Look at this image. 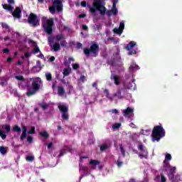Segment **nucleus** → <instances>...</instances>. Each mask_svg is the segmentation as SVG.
<instances>
[{"instance_id":"21","label":"nucleus","mask_w":182,"mask_h":182,"mask_svg":"<svg viewBox=\"0 0 182 182\" xmlns=\"http://www.w3.org/2000/svg\"><path fill=\"white\" fill-rule=\"evenodd\" d=\"M3 9H5L6 11H8L9 12H12L14 11V6H9L8 4H2Z\"/></svg>"},{"instance_id":"40","label":"nucleus","mask_w":182,"mask_h":182,"mask_svg":"<svg viewBox=\"0 0 182 182\" xmlns=\"http://www.w3.org/2000/svg\"><path fill=\"white\" fill-rule=\"evenodd\" d=\"M119 149L121 150V153H122L123 157H126V153H125L124 149L123 148V146L120 145Z\"/></svg>"},{"instance_id":"38","label":"nucleus","mask_w":182,"mask_h":182,"mask_svg":"<svg viewBox=\"0 0 182 182\" xmlns=\"http://www.w3.org/2000/svg\"><path fill=\"white\" fill-rule=\"evenodd\" d=\"M67 150L66 149H61L60 151V154L58 155V157H62V156H65L66 154Z\"/></svg>"},{"instance_id":"39","label":"nucleus","mask_w":182,"mask_h":182,"mask_svg":"<svg viewBox=\"0 0 182 182\" xmlns=\"http://www.w3.org/2000/svg\"><path fill=\"white\" fill-rule=\"evenodd\" d=\"M16 79H17V80H21V82H25V77H23V76L22 75H16Z\"/></svg>"},{"instance_id":"47","label":"nucleus","mask_w":182,"mask_h":182,"mask_svg":"<svg viewBox=\"0 0 182 182\" xmlns=\"http://www.w3.org/2000/svg\"><path fill=\"white\" fill-rule=\"evenodd\" d=\"M55 39L57 40V41H60L61 39H63V34H59V35H57L56 36H55Z\"/></svg>"},{"instance_id":"29","label":"nucleus","mask_w":182,"mask_h":182,"mask_svg":"<svg viewBox=\"0 0 182 182\" xmlns=\"http://www.w3.org/2000/svg\"><path fill=\"white\" fill-rule=\"evenodd\" d=\"M107 149H109V145L103 144L100 146V151H105V150H107Z\"/></svg>"},{"instance_id":"41","label":"nucleus","mask_w":182,"mask_h":182,"mask_svg":"<svg viewBox=\"0 0 182 182\" xmlns=\"http://www.w3.org/2000/svg\"><path fill=\"white\" fill-rule=\"evenodd\" d=\"M46 80H47L48 82H50V80H52V74H50V73H46Z\"/></svg>"},{"instance_id":"22","label":"nucleus","mask_w":182,"mask_h":182,"mask_svg":"<svg viewBox=\"0 0 182 182\" xmlns=\"http://www.w3.org/2000/svg\"><path fill=\"white\" fill-rule=\"evenodd\" d=\"M39 135L41 136V137H43L46 140L49 139V134L46 131L39 132Z\"/></svg>"},{"instance_id":"31","label":"nucleus","mask_w":182,"mask_h":182,"mask_svg":"<svg viewBox=\"0 0 182 182\" xmlns=\"http://www.w3.org/2000/svg\"><path fill=\"white\" fill-rule=\"evenodd\" d=\"M3 129H5L6 133H9L11 132V125L5 124L2 126Z\"/></svg>"},{"instance_id":"59","label":"nucleus","mask_w":182,"mask_h":182,"mask_svg":"<svg viewBox=\"0 0 182 182\" xmlns=\"http://www.w3.org/2000/svg\"><path fill=\"white\" fill-rule=\"evenodd\" d=\"M82 43H77V49H82Z\"/></svg>"},{"instance_id":"20","label":"nucleus","mask_w":182,"mask_h":182,"mask_svg":"<svg viewBox=\"0 0 182 182\" xmlns=\"http://www.w3.org/2000/svg\"><path fill=\"white\" fill-rule=\"evenodd\" d=\"M134 46H136V43L134 41H131L125 48L127 50H130V49H133Z\"/></svg>"},{"instance_id":"27","label":"nucleus","mask_w":182,"mask_h":182,"mask_svg":"<svg viewBox=\"0 0 182 182\" xmlns=\"http://www.w3.org/2000/svg\"><path fill=\"white\" fill-rule=\"evenodd\" d=\"M71 62H75V58H73V57H70L68 58V60L64 61V65H68V66H70Z\"/></svg>"},{"instance_id":"35","label":"nucleus","mask_w":182,"mask_h":182,"mask_svg":"<svg viewBox=\"0 0 182 182\" xmlns=\"http://www.w3.org/2000/svg\"><path fill=\"white\" fill-rule=\"evenodd\" d=\"M0 137H1L2 140H5V139H6V134H5V132H4L2 129H0Z\"/></svg>"},{"instance_id":"42","label":"nucleus","mask_w":182,"mask_h":182,"mask_svg":"<svg viewBox=\"0 0 182 182\" xmlns=\"http://www.w3.org/2000/svg\"><path fill=\"white\" fill-rule=\"evenodd\" d=\"M171 160V155L170 154H166L165 156L166 161H170Z\"/></svg>"},{"instance_id":"62","label":"nucleus","mask_w":182,"mask_h":182,"mask_svg":"<svg viewBox=\"0 0 182 182\" xmlns=\"http://www.w3.org/2000/svg\"><path fill=\"white\" fill-rule=\"evenodd\" d=\"M78 17H79L80 18H85V17H86V14H80V15L78 16Z\"/></svg>"},{"instance_id":"32","label":"nucleus","mask_w":182,"mask_h":182,"mask_svg":"<svg viewBox=\"0 0 182 182\" xmlns=\"http://www.w3.org/2000/svg\"><path fill=\"white\" fill-rule=\"evenodd\" d=\"M114 33H117V35H120L122 33V31L120 28H114L113 30Z\"/></svg>"},{"instance_id":"36","label":"nucleus","mask_w":182,"mask_h":182,"mask_svg":"<svg viewBox=\"0 0 182 182\" xmlns=\"http://www.w3.org/2000/svg\"><path fill=\"white\" fill-rule=\"evenodd\" d=\"M60 46H63V48H66L68 46V42H66V40L60 41Z\"/></svg>"},{"instance_id":"5","label":"nucleus","mask_w":182,"mask_h":182,"mask_svg":"<svg viewBox=\"0 0 182 182\" xmlns=\"http://www.w3.org/2000/svg\"><path fill=\"white\" fill-rule=\"evenodd\" d=\"M27 22L28 25L33 26V28H36L41 25V21L39 17L34 13H31L27 18Z\"/></svg>"},{"instance_id":"2","label":"nucleus","mask_w":182,"mask_h":182,"mask_svg":"<svg viewBox=\"0 0 182 182\" xmlns=\"http://www.w3.org/2000/svg\"><path fill=\"white\" fill-rule=\"evenodd\" d=\"M97 11L102 16L106 15L107 9L103 6V1L102 0H94L92 2V7L90 6V12L91 14H96Z\"/></svg>"},{"instance_id":"17","label":"nucleus","mask_w":182,"mask_h":182,"mask_svg":"<svg viewBox=\"0 0 182 182\" xmlns=\"http://www.w3.org/2000/svg\"><path fill=\"white\" fill-rule=\"evenodd\" d=\"M58 96H64L65 95V88L63 86L58 87Z\"/></svg>"},{"instance_id":"49","label":"nucleus","mask_w":182,"mask_h":182,"mask_svg":"<svg viewBox=\"0 0 182 182\" xmlns=\"http://www.w3.org/2000/svg\"><path fill=\"white\" fill-rule=\"evenodd\" d=\"M121 127H122V124L117 123L113 125V129H120Z\"/></svg>"},{"instance_id":"9","label":"nucleus","mask_w":182,"mask_h":182,"mask_svg":"<svg viewBox=\"0 0 182 182\" xmlns=\"http://www.w3.org/2000/svg\"><path fill=\"white\" fill-rule=\"evenodd\" d=\"M53 6H55L58 12H62L63 11V5L62 4V1L60 0H54Z\"/></svg>"},{"instance_id":"50","label":"nucleus","mask_w":182,"mask_h":182,"mask_svg":"<svg viewBox=\"0 0 182 182\" xmlns=\"http://www.w3.org/2000/svg\"><path fill=\"white\" fill-rule=\"evenodd\" d=\"M136 53H137V50H131L129 52V55H136Z\"/></svg>"},{"instance_id":"14","label":"nucleus","mask_w":182,"mask_h":182,"mask_svg":"<svg viewBox=\"0 0 182 182\" xmlns=\"http://www.w3.org/2000/svg\"><path fill=\"white\" fill-rule=\"evenodd\" d=\"M26 133H28V128L26 127V126H23V132L20 136L21 141H23V140H25V139H26Z\"/></svg>"},{"instance_id":"52","label":"nucleus","mask_w":182,"mask_h":182,"mask_svg":"<svg viewBox=\"0 0 182 182\" xmlns=\"http://www.w3.org/2000/svg\"><path fill=\"white\" fill-rule=\"evenodd\" d=\"M117 167H122V166H123V162L120 161L119 160L117 161Z\"/></svg>"},{"instance_id":"57","label":"nucleus","mask_w":182,"mask_h":182,"mask_svg":"<svg viewBox=\"0 0 182 182\" xmlns=\"http://www.w3.org/2000/svg\"><path fill=\"white\" fill-rule=\"evenodd\" d=\"M85 75H81L80 77V78H79V80L80 81V82H85Z\"/></svg>"},{"instance_id":"26","label":"nucleus","mask_w":182,"mask_h":182,"mask_svg":"<svg viewBox=\"0 0 182 182\" xmlns=\"http://www.w3.org/2000/svg\"><path fill=\"white\" fill-rule=\"evenodd\" d=\"M139 69H140V67L136 64H132L129 67V70H139Z\"/></svg>"},{"instance_id":"63","label":"nucleus","mask_w":182,"mask_h":182,"mask_svg":"<svg viewBox=\"0 0 182 182\" xmlns=\"http://www.w3.org/2000/svg\"><path fill=\"white\" fill-rule=\"evenodd\" d=\"M119 2V0H113L112 6L116 7V4Z\"/></svg>"},{"instance_id":"54","label":"nucleus","mask_w":182,"mask_h":182,"mask_svg":"<svg viewBox=\"0 0 182 182\" xmlns=\"http://www.w3.org/2000/svg\"><path fill=\"white\" fill-rule=\"evenodd\" d=\"M168 166H170V164L167 162V161H164V167L166 168L168 167Z\"/></svg>"},{"instance_id":"33","label":"nucleus","mask_w":182,"mask_h":182,"mask_svg":"<svg viewBox=\"0 0 182 182\" xmlns=\"http://www.w3.org/2000/svg\"><path fill=\"white\" fill-rule=\"evenodd\" d=\"M48 9H49L50 14H55V12H56V6H50L48 8Z\"/></svg>"},{"instance_id":"53","label":"nucleus","mask_w":182,"mask_h":182,"mask_svg":"<svg viewBox=\"0 0 182 182\" xmlns=\"http://www.w3.org/2000/svg\"><path fill=\"white\" fill-rule=\"evenodd\" d=\"M119 29H121L123 31V29H124V23H119Z\"/></svg>"},{"instance_id":"55","label":"nucleus","mask_w":182,"mask_h":182,"mask_svg":"<svg viewBox=\"0 0 182 182\" xmlns=\"http://www.w3.org/2000/svg\"><path fill=\"white\" fill-rule=\"evenodd\" d=\"M81 6H82V8H86V6H87V3H86V1H82Z\"/></svg>"},{"instance_id":"10","label":"nucleus","mask_w":182,"mask_h":182,"mask_svg":"<svg viewBox=\"0 0 182 182\" xmlns=\"http://www.w3.org/2000/svg\"><path fill=\"white\" fill-rule=\"evenodd\" d=\"M28 43H31V46L34 48L33 49L34 55H36V53H41V49H39V47L38 46V44L36 43V42H35L32 39H29Z\"/></svg>"},{"instance_id":"24","label":"nucleus","mask_w":182,"mask_h":182,"mask_svg":"<svg viewBox=\"0 0 182 182\" xmlns=\"http://www.w3.org/2000/svg\"><path fill=\"white\" fill-rule=\"evenodd\" d=\"M3 29H5L7 32H11V27L6 23H1Z\"/></svg>"},{"instance_id":"58","label":"nucleus","mask_w":182,"mask_h":182,"mask_svg":"<svg viewBox=\"0 0 182 182\" xmlns=\"http://www.w3.org/2000/svg\"><path fill=\"white\" fill-rule=\"evenodd\" d=\"M31 53H24V56L25 58H26V59H28V58H31Z\"/></svg>"},{"instance_id":"6","label":"nucleus","mask_w":182,"mask_h":182,"mask_svg":"<svg viewBox=\"0 0 182 182\" xmlns=\"http://www.w3.org/2000/svg\"><path fill=\"white\" fill-rule=\"evenodd\" d=\"M99 45L93 43L90 46V49L87 48H84V53L85 56H89L90 53H93V55H97L99 53Z\"/></svg>"},{"instance_id":"11","label":"nucleus","mask_w":182,"mask_h":182,"mask_svg":"<svg viewBox=\"0 0 182 182\" xmlns=\"http://www.w3.org/2000/svg\"><path fill=\"white\" fill-rule=\"evenodd\" d=\"M174 174H176V167H171L168 173V180L174 182Z\"/></svg>"},{"instance_id":"56","label":"nucleus","mask_w":182,"mask_h":182,"mask_svg":"<svg viewBox=\"0 0 182 182\" xmlns=\"http://www.w3.org/2000/svg\"><path fill=\"white\" fill-rule=\"evenodd\" d=\"M33 140V138L32 136H28L27 137V141L28 143H32Z\"/></svg>"},{"instance_id":"60","label":"nucleus","mask_w":182,"mask_h":182,"mask_svg":"<svg viewBox=\"0 0 182 182\" xmlns=\"http://www.w3.org/2000/svg\"><path fill=\"white\" fill-rule=\"evenodd\" d=\"M12 60H14V58H12V57H9L6 60V62H8V63H11Z\"/></svg>"},{"instance_id":"7","label":"nucleus","mask_w":182,"mask_h":182,"mask_svg":"<svg viewBox=\"0 0 182 182\" xmlns=\"http://www.w3.org/2000/svg\"><path fill=\"white\" fill-rule=\"evenodd\" d=\"M58 109L61 112V117L63 120H69V107L65 105H59Z\"/></svg>"},{"instance_id":"4","label":"nucleus","mask_w":182,"mask_h":182,"mask_svg":"<svg viewBox=\"0 0 182 182\" xmlns=\"http://www.w3.org/2000/svg\"><path fill=\"white\" fill-rule=\"evenodd\" d=\"M53 25H55V22L53 18L42 21V26L48 35H52L53 33Z\"/></svg>"},{"instance_id":"46","label":"nucleus","mask_w":182,"mask_h":182,"mask_svg":"<svg viewBox=\"0 0 182 182\" xmlns=\"http://www.w3.org/2000/svg\"><path fill=\"white\" fill-rule=\"evenodd\" d=\"M35 127H32L31 130L28 131V134H35Z\"/></svg>"},{"instance_id":"43","label":"nucleus","mask_w":182,"mask_h":182,"mask_svg":"<svg viewBox=\"0 0 182 182\" xmlns=\"http://www.w3.org/2000/svg\"><path fill=\"white\" fill-rule=\"evenodd\" d=\"M72 66H73V69H74V70H76L79 69V68H80V66L77 63H73V64H72Z\"/></svg>"},{"instance_id":"23","label":"nucleus","mask_w":182,"mask_h":182,"mask_svg":"<svg viewBox=\"0 0 182 182\" xmlns=\"http://www.w3.org/2000/svg\"><path fill=\"white\" fill-rule=\"evenodd\" d=\"M70 72H72V69L64 68L63 72V77H65V76H69V75H70Z\"/></svg>"},{"instance_id":"28","label":"nucleus","mask_w":182,"mask_h":182,"mask_svg":"<svg viewBox=\"0 0 182 182\" xmlns=\"http://www.w3.org/2000/svg\"><path fill=\"white\" fill-rule=\"evenodd\" d=\"M0 153L1 154H3V156H5V154L8 153V151L6 150V148H5V146H0Z\"/></svg>"},{"instance_id":"30","label":"nucleus","mask_w":182,"mask_h":182,"mask_svg":"<svg viewBox=\"0 0 182 182\" xmlns=\"http://www.w3.org/2000/svg\"><path fill=\"white\" fill-rule=\"evenodd\" d=\"M118 11L117 9L114 6H112V9H111V14H112V15H114V16H116V15H117L118 14Z\"/></svg>"},{"instance_id":"1","label":"nucleus","mask_w":182,"mask_h":182,"mask_svg":"<svg viewBox=\"0 0 182 182\" xmlns=\"http://www.w3.org/2000/svg\"><path fill=\"white\" fill-rule=\"evenodd\" d=\"M30 80H32L31 87L29 85H26L27 92L26 96L28 97H31V96H33L36 95L38 90L41 89V84L42 83V79L41 77H33L30 78Z\"/></svg>"},{"instance_id":"64","label":"nucleus","mask_w":182,"mask_h":182,"mask_svg":"<svg viewBox=\"0 0 182 182\" xmlns=\"http://www.w3.org/2000/svg\"><path fill=\"white\" fill-rule=\"evenodd\" d=\"M82 29H83V31H87V29H88L87 26H86V25H82Z\"/></svg>"},{"instance_id":"18","label":"nucleus","mask_w":182,"mask_h":182,"mask_svg":"<svg viewBox=\"0 0 182 182\" xmlns=\"http://www.w3.org/2000/svg\"><path fill=\"white\" fill-rule=\"evenodd\" d=\"M53 50H54V52H58L59 50H60V44H59V43H55L52 46H51Z\"/></svg>"},{"instance_id":"8","label":"nucleus","mask_w":182,"mask_h":182,"mask_svg":"<svg viewBox=\"0 0 182 182\" xmlns=\"http://www.w3.org/2000/svg\"><path fill=\"white\" fill-rule=\"evenodd\" d=\"M138 150L141 151V153L138 154L139 157H140L141 159H148L149 152L147 151V149H146V147H144V145H143V144L140 143L138 144Z\"/></svg>"},{"instance_id":"16","label":"nucleus","mask_w":182,"mask_h":182,"mask_svg":"<svg viewBox=\"0 0 182 182\" xmlns=\"http://www.w3.org/2000/svg\"><path fill=\"white\" fill-rule=\"evenodd\" d=\"M111 79H112L114 80V84L117 86H119V85H120V81H119V79H120V77H119V75H112Z\"/></svg>"},{"instance_id":"51","label":"nucleus","mask_w":182,"mask_h":182,"mask_svg":"<svg viewBox=\"0 0 182 182\" xmlns=\"http://www.w3.org/2000/svg\"><path fill=\"white\" fill-rule=\"evenodd\" d=\"M57 85H58V82L57 81H55V82H53V85H52L53 90H55L56 89Z\"/></svg>"},{"instance_id":"19","label":"nucleus","mask_w":182,"mask_h":182,"mask_svg":"<svg viewBox=\"0 0 182 182\" xmlns=\"http://www.w3.org/2000/svg\"><path fill=\"white\" fill-rule=\"evenodd\" d=\"M90 164L92 166V168H96V166H99V164H100V161L91 159V161H90Z\"/></svg>"},{"instance_id":"3","label":"nucleus","mask_w":182,"mask_h":182,"mask_svg":"<svg viewBox=\"0 0 182 182\" xmlns=\"http://www.w3.org/2000/svg\"><path fill=\"white\" fill-rule=\"evenodd\" d=\"M166 136V131L162 126H155L152 130L151 137L152 141H160Z\"/></svg>"},{"instance_id":"25","label":"nucleus","mask_w":182,"mask_h":182,"mask_svg":"<svg viewBox=\"0 0 182 182\" xmlns=\"http://www.w3.org/2000/svg\"><path fill=\"white\" fill-rule=\"evenodd\" d=\"M80 171L82 173H89V168H87V166H80Z\"/></svg>"},{"instance_id":"12","label":"nucleus","mask_w":182,"mask_h":182,"mask_svg":"<svg viewBox=\"0 0 182 182\" xmlns=\"http://www.w3.org/2000/svg\"><path fill=\"white\" fill-rule=\"evenodd\" d=\"M22 9H21L20 7H16L15 10L12 12V16H14V18L20 19Z\"/></svg>"},{"instance_id":"13","label":"nucleus","mask_w":182,"mask_h":182,"mask_svg":"<svg viewBox=\"0 0 182 182\" xmlns=\"http://www.w3.org/2000/svg\"><path fill=\"white\" fill-rule=\"evenodd\" d=\"M125 90L124 88L119 89L115 94H114V97H117L118 99H124V96L122 95V93H124Z\"/></svg>"},{"instance_id":"34","label":"nucleus","mask_w":182,"mask_h":182,"mask_svg":"<svg viewBox=\"0 0 182 182\" xmlns=\"http://www.w3.org/2000/svg\"><path fill=\"white\" fill-rule=\"evenodd\" d=\"M13 130H14V132H16V133H21V127H19V126H17V125L14 127Z\"/></svg>"},{"instance_id":"15","label":"nucleus","mask_w":182,"mask_h":182,"mask_svg":"<svg viewBox=\"0 0 182 182\" xmlns=\"http://www.w3.org/2000/svg\"><path fill=\"white\" fill-rule=\"evenodd\" d=\"M133 112H134L133 109L130 108V107H128L126 109L123 111V116L126 117L129 116V114H132Z\"/></svg>"},{"instance_id":"44","label":"nucleus","mask_w":182,"mask_h":182,"mask_svg":"<svg viewBox=\"0 0 182 182\" xmlns=\"http://www.w3.org/2000/svg\"><path fill=\"white\" fill-rule=\"evenodd\" d=\"M161 182H167V178L163 173H161Z\"/></svg>"},{"instance_id":"45","label":"nucleus","mask_w":182,"mask_h":182,"mask_svg":"<svg viewBox=\"0 0 182 182\" xmlns=\"http://www.w3.org/2000/svg\"><path fill=\"white\" fill-rule=\"evenodd\" d=\"M41 107H42L43 110H46L48 107H49V105L48 104H41Z\"/></svg>"},{"instance_id":"61","label":"nucleus","mask_w":182,"mask_h":182,"mask_svg":"<svg viewBox=\"0 0 182 182\" xmlns=\"http://www.w3.org/2000/svg\"><path fill=\"white\" fill-rule=\"evenodd\" d=\"M4 53H9V48H4L3 49Z\"/></svg>"},{"instance_id":"48","label":"nucleus","mask_w":182,"mask_h":182,"mask_svg":"<svg viewBox=\"0 0 182 182\" xmlns=\"http://www.w3.org/2000/svg\"><path fill=\"white\" fill-rule=\"evenodd\" d=\"M54 39H55V37L54 36H50V37H48V42H49V43L50 44V43H53V41H54ZM50 46H52L51 45H50Z\"/></svg>"},{"instance_id":"37","label":"nucleus","mask_w":182,"mask_h":182,"mask_svg":"<svg viewBox=\"0 0 182 182\" xmlns=\"http://www.w3.org/2000/svg\"><path fill=\"white\" fill-rule=\"evenodd\" d=\"M26 160L27 161H33L35 160V156H26Z\"/></svg>"}]
</instances>
